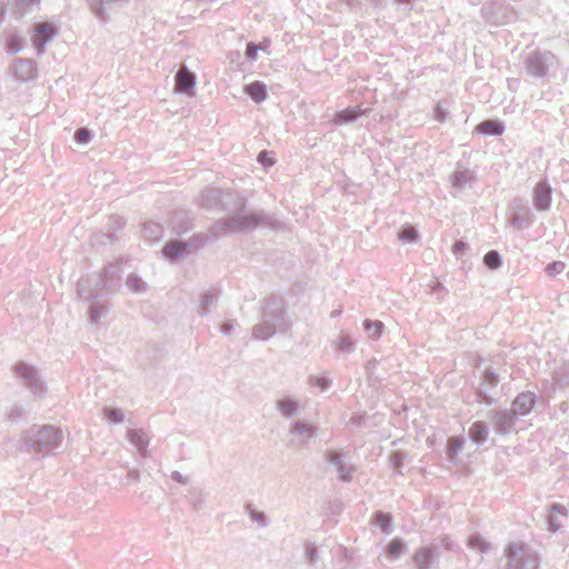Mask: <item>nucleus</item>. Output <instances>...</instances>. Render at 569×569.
Returning <instances> with one entry per match:
<instances>
[{"label":"nucleus","instance_id":"4c0bfd02","mask_svg":"<svg viewBox=\"0 0 569 569\" xmlns=\"http://www.w3.org/2000/svg\"><path fill=\"white\" fill-rule=\"evenodd\" d=\"M399 239L405 243L417 242L419 238V233L417 229L411 226H405L399 231Z\"/></svg>","mask_w":569,"mask_h":569},{"label":"nucleus","instance_id":"7c9ffc66","mask_svg":"<svg viewBox=\"0 0 569 569\" xmlns=\"http://www.w3.org/2000/svg\"><path fill=\"white\" fill-rule=\"evenodd\" d=\"M373 523L381 529V531L386 535L392 532V517L390 513H386L382 511H377L373 513Z\"/></svg>","mask_w":569,"mask_h":569},{"label":"nucleus","instance_id":"6ab92c4d","mask_svg":"<svg viewBox=\"0 0 569 569\" xmlns=\"http://www.w3.org/2000/svg\"><path fill=\"white\" fill-rule=\"evenodd\" d=\"M221 296V290L217 287H212L200 296V303H199V315L200 316H207L210 313L211 309L217 306V302Z\"/></svg>","mask_w":569,"mask_h":569},{"label":"nucleus","instance_id":"a211bd4d","mask_svg":"<svg viewBox=\"0 0 569 569\" xmlns=\"http://www.w3.org/2000/svg\"><path fill=\"white\" fill-rule=\"evenodd\" d=\"M190 253V242L170 240L162 248L163 257L170 261L187 258Z\"/></svg>","mask_w":569,"mask_h":569},{"label":"nucleus","instance_id":"b1692460","mask_svg":"<svg viewBox=\"0 0 569 569\" xmlns=\"http://www.w3.org/2000/svg\"><path fill=\"white\" fill-rule=\"evenodd\" d=\"M276 406L280 415L286 419L297 416L300 409L299 402L291 397L279 399Z\"/></svg>","mask_w":569,"mask_h":569},{"label":"nucleus","instance_id":"e433bc0d","mask_svg":"<svg viewBox=\"0 0 569 569\" xmlns=\"http://www.w3.org/2000/svg\"><path fill=\"white\" fill-rule=\"evenodd\" d=\"M471 179L473 174L469 170L456 171L451 176V183L455 188H463Z\"/></svg>","mask_w":569,"mask_h":569},{"label":"nucleus","instance_id":"dca6fc26","mask_svg":"<svg viewBox=\"0 0 569 569\" xmlns=\"http://www.w3.org/2000/svg\"><path fill=\"white\" fill-rule=\"evenodd\" d=\"M552 200V189L547 180L539 181L533 189V206L539 211L550 209Z\"/></svg>","mask_w":569,"mask_h":569},{"label":"nucleus","instance_id":"58836bf2","mask_svg":"<svg viewBox=\"0 0 569 569\" xmlns=\"http://www.w3.org/2000/svg\"><path fill=\"white\" fill-rule=\"evenodd\" d=\"M128 288L132 291V292H143L144 289H146V283L137 274V273H130L128 277H127V281H126Z\"/></svg>","mask_w":569,"mask_h":569},{"label":"nucleus","instance_id":"f8f14e48","mask_svg":"<svg viewBox=\"0 0 569 569\" xmlns=\"http://www.w3.org/2000/svg\"><path fill=\"white\" fill-rule=\"evenodd\" d=\"M196 73L187 68L186 64L181 66L174 76V90L180 94L194 97L196 94Z\"/></svg>","mask_w":569,"mask_h":569},{"label":"nucleus","instance_id":"1a4fd4ad","mask_svg":"<svg viewBox=\"0 0 569 569\" xmlns=\"http://www.w3.org/2000/svg\"><path fill=\"white\" fill-rule=\"evenodd\" d=\"M499 382V375L490 368L486 369L481 382L476 388V402L488 407L492 406L496 399L490 395V391L495 389Z\"/></svg>","mask_w":569,"mask_h":569},{"label":"nucleus","instance_id":"0e129e2a","mask_svg":"<svg viewBox=\"0 0 569 569\" xmlns=\"http://www.w3.org/2000/svg\"><path fill=\"white\" fill-rule=\"evenodd\" d=\"M127 479L129 482L136 483L140 480V473L136 469H130L127 472Z\"/></svg>","mask_w":569,"mask_h":569},{"label":"nucleus","instance_id":"c85d7f7f","mask_svg":"<svg viewBox=\"0 0 569 569\" xmlns=\"http://www.w3.org/2000/svg\"><path fill=\"white\" fill-rule=\"evenodd\" d=\"M361 114L362 110L359 107H349L335 116V122L337 124H348L356 121Z\"/></svg>","mask_w":569,"mask_h":569},{"label":"nucleus","instance_id":"6e6d98bb","mask_svg":"<svg viewBox=\"0 0 569 569\" xmlns=\"http://www.w3.org/2000/svg\"><path fill=\"white\" fill-rule=\"evenodd\" d=\"M183 242H190V249L192 251L200 248L206 242V236L202 233H196L189 240H184Z\"/></svg>","mask_w":569,"mask_h":569},{"label":"nucleus","instance_id":"5fc2aeb1","mask_svg":"<svg viewBox=\"0 0 569 569\" xmlns=\"http://www.w3.org/2000/svg\"><path fill=\"white\" fill-rule=\"evenodd\" d=\"M258 52H259V47L257 43H254V42L247 43L246 52H244L246 59H248L250 61H256L257 57H258Z\"/></svg>","mask_w":569,"mask_h":569},{"label":"nucleus","instance_id":"4be33fe9","mask_svg":"<svg viewBox=\"0 0 569 569\" xmlns=\"http://www.w3.org/2000/svg\"><path fill=\"white\" fill-rule=\"evenodd\" d=\"M128 439L141 456H148L149 437L142 429H130L128 431Z\"/></svg>","mask_w":569,"mask_h":569},{"label":"nucleus","instance_id":"c9c22d12","mask_svg":"<svg viewBox=\"0 0 569 569\" xmlns=\"http://www.w3.org/2000/svg\"><path fill=\"white\" fill-rule=\"evenodd\" d=\"M406 549L407 543L400 538L392 539L387 547V551L392 559H398L406 551Z\"/></svg>","mask_w":569,"mask_h":569},{"label":"nucleus","instance_id":"680f3d73","mask_svg":"<svg viewBox=\"0 0 569 569\" xmlns=\"http://www.w3.org/2000/svg\"><path fill=\"white\" fill-rule=\"evenodd\" d=\"M170 478L174 481V482H178L180 485H187L189 479L188 477L183 476L181 472L174 470L171 472V476Z\"/></svg>","mask_w":569,"mask_h":569},{"label":"nucleus","instance_id":"bb28decb","mask_svg":"<svg viewBox=\"0 0 569 569\" xmlns=\"http://www.w3.org/2000/svg\"><path fill=\"white\" fill-rule=\"evenodd\" d=\"M477 131L481 134L486 136H501L505 131V124L503 122L499 120L488 119L481 121L477 126Z\"/></svg>","mask_w":569,"mask_h":569},{"label":"nucleus","instance_id":"e2e57ef3","mask_svg":"<svg viewBox=\"0 0 569 569\" xmlns=\"http://www.w3.org/2000/svg\"><path fill=\"white\" fill-rule=\"evenodd\" d=\"M191 222L190 221H187V222H183L181 226H178L176 223V221L173 222V229L176 230V232L178 234H182V233H186L187 231H189L191 229Z\"/></svg>","mask_w":569,"mask_h":569},{"label":"nucleus","instance_id":"aec40b11","mask_svg":"<svg viewBox=\"0 0 569 569\" xmlns=\"http://www.w3.org/2000/svg\"><path fill=\"white\" fill-rule=\"evenodd\" d=\"M41 0H11L8 2L10 6L11 14L17 18H23L31 13L40 6Z\"/></svg>","mask_w":569,"mask_h":569},{"label":"nucleus","instance_id":"052dcab7","mask_svg":"<svg viewBox=\"0 0 569 569\" xmlns=\"http://www.w3.org/2000/svg\"><path fill=\"white\" fill-rule=\"evenodd\" d=\"M469 248V244L465 242L463 240H457L452 247V252L456 256L462 254L467 249Z\"/></svg>","mask_w":569,"mask_h":569},{"label":"nucleus","instance_id":"20e7f679","mask_svg":"<svg viewBox=\"0 0 569 569\" xmlns=\"http://www.w3.org/2000/svg\"><path fill=\"white\" fill-rule=\"evenodd\" d=\"M558 64L557 56L547 50H533L523 60L526 73L531 78L541 80H547L550 72L558 68Z\"/></svg>","mask_w":569,"mask_h":569},{"label":"nucleus","instance_id":"4468645a","mask_svg":"<svg viewBox=\"0 0 569 569\" xmlns=\"http://www.w3.org/2000/svg\"><path fill=\"white\" fill-rule=\"evenodd\" d=\"M537 402V395L532 391H522L517 395L511 403V411L517 418L525 417L531 412Z\"/></svg>","mask_w":569,"mask_h":569},{"label":"nucleus","instance_id":"8fccbe9b","mask_svg":"<svg viewBox=\"0 0 569 569\" xmlns=\"http://www.w3.org/2000/svg\"><path fill=\"white\" fill-rule=\"evenodd\" d=\"M405 458H406V455L403 452L393 451L389 457V461H390L392 468L397 469L398 472H401L400 469L402 467Z\"/></svg>","mask_w":569,"mask_h":569},{"label":"nucleus","instance_id":"f3484780","mask_svg":"<svg viewBox=\"0 0 569 569\" xmlns=\"http://www.w3.org/2000/svg\"><path fill=\"white\" fill-rule=\"evenodd\" d=\"M10 70L14 78L21 82L29 81L37 74V69L33 62L23 58L16 59L11 64Z\"/></svg>","mask_w":569,"mask_h":569},{"label":"nucleus","instance_id":"864d4df0","mask_svg":"<svg viewBox=\"0 0 569 569\" xmlns=\"http://www.w3.org/2000/svg\"><path fill=\"white\" fill-rule=\"evenodd\" d=\"M238 327L239 323L236 320H227L220 325L219 329L222 335L231 336Z\"/></svg>","mask_w":569,"mask_h":569},{"label":"nucleus","instance_id":"338daca9","mask_svg":"<svg viewBox=\"0 0 569 569\" xmlns=\"http://www.w3.org/2000/svg\"><path fill=\"white\" fill-rule=\"evenodd\" d=\"M550 511L559 513V515H563V516L567 515V508L561 503H552L550 507Z\"/></svg>","mask_w":569,"mask_h":569},{"label":"nucleus","instance_id":"13d9d810","mask_svg":"<svg viewBox=\"0 0 569 569\" xmlns=\"http://www.w3.org/2000/svg\"><path fill=\"white\" fill-rule=\"evenodd\" d=\"M439 541L440 546L446 550L457 551L459 549V546L449 536L441 537Z\"/></svg>","mask_w":569,"mask_h":569},{"label":"nucleus","instance_id":"f03ea898","mask_svg":"<svg viewBox=\"0 0 569 569\" xmlns=\"http://www.w3.org/2000/svg\"><path fill=\"white\" fill-rule=\"evenodd\" d=\"M62 430L52 425H33L21 435L19 450L27 453L51 455L61 446Z\"/></svg>","mask_w":569,"mask_h":569},{"label":"nucleus","instance_id":"5701e85b","mask_svg":"<svg viewBox=\"0 0 569 569\" xmlns=\"http://www.w3.org/2000/svg\"><path fill=\"white\" fill-rule=\"evenodd\" d=\"M129 1L130 0H88V3L93 14L102 22H107L109 20V13L106 6L119 2L128 3Z\"/></svg>","mask_w":569,"mask_h":569},{"label":"nucleus","instance_id":"37998d69","mask_svg":"<svg viewBox=\"0 0 569 569\" xmlns=\"http://www.w3.org/2000/svg\"><path fill=\"white\" fill-rule=\"evenodd\" d=\"M336 347L341 352L349 353L353 350V340L349 335L339 336Z\"/></svg>","mask_w":569,"mask_h":569},{"label":"nucleus","instance_id":"ea45409f","mask_svg":"<svg viewBox=\"0 0 569 569\" xmlns=\"http://www.w3.org/2000/svg\"><path fill=\"white\" fill-rule=\"evenodd\" d=\"M246 509L251 520L256 521L260 528H266L269 525L268 517L264 512L253 509L250 505H248Z\"/></svg>","mask_w":569,"mask_h":569},{"label":"nucleus","instance_id":"6e6552de","mask_svg":"<svg viewBox=\"0 0 569 569\" xmlns=\"http://www.w3.org/2000/svg\"><path fill=\"white\" fill-rule=\"evenodd\" d=\"M508 221L518 230L527 229L533 222V213L521 198H515L510 202Z\"/></svg>","mask_w":569,"mask_h":569},{"label":"nucleus","instance_id":"ddd939ff","mask_svg":"<svg viewBox=\"0 0 569 569\" xmlns=\"http://www.w3.org/2000/svg\"><path fill=\"white\" fill-rule=\"evenodd\" d=\"M224 192L218 188H207L199 197V206L207 210H228L223 201Z\"/></svg>","mask_w":569,"mask_h":569},{"label":"nucleus","instance_id":"2eb2a0df","mask_svg":"<svg viewBox=\"0 0 569 569\" xmlns=\"http://www.w3.org/2000/svg\"><path fill=\"white\" fill-rule=\"evenodd\" d=\"M439 556L440 553L433 546H423L415 551L412 562L417 569H431Z\"/></svg>","mask_w":569,"mask_h":569},{"label":"nucleus","instance_id":"cd10ccee","mask_svg":"<svg viewBox=\"0 0 569 569\" xmlns=\"http://www.w3.org/2000/svg\"><path fill=\"white\" fill-rule=\"evenodd\" d=\"M466 440L461 436L449 437L447 440L446 452L449 457L450 462L457 463L458 456L465 447Z\"/></svg>","mask_w":569,"mask_h":569},{"label":"nucleus","instance_id":"473e14b6","mask_svg":"<svg viewBox=\"0 0 569 569\" xmlns=\"http://www.w3.org/2000/svg\"><path fill=\"white\" fill-rule=\"evenodd\" d=\"M468 548L472 550H478L482 553L489 551L490 549V542L487 541L480 533L475 532L469 536L467 540Z\"/></svg>","mask_w":569,"mask_h":569},{"label":"nucleus","instance_id":"39448f33","mask_svg":"<svg viewBox=\"0 0 569 569\" xmlns=\"http://www.w3.org/2000/svg\"><path fill=\"white\" fill-rule=\"evenodd\" d=\"M505 556L508 559L506 569L539 568L538 555L525 543H509L505 549Z\"/></svg>","mask_w":569,"mask_h":569},{"label":"nucleus","instance_id":"393cba45","mask_svg":"<svg viewBox=\"0 0 569 569\" xmlns=\"http://www.w3.org/2000/svg\"><path fill=\"white\" fill-rule=\"evenodd\" d=\"M89 302V320L91 323L97 325L101 318L106 317L109 308L104 301H101L100 299L94 300H86Z\"/></svg>","mask_w":569,"mask_h":569},{"label":"nucleus","instance_id":"774afa93","mask_svg":"<svg viewBox=\"0 0 569 569\" xmlns=\"http://www.w3.org/2000/svg\"><path fill=\"white\" fill-rule=\"evenodd\" d=\"M271 46V39L270 38H263V40L258 44L259 51H263L269 53V48Z\"/></svg>","mask_w":569,"mask_h":569},{"label":"nucleus","instance_id":"a19ab883","mask_svg":"<svg viewBox=\"0 0 569 569\" xmlns=\"http://www.w3.org/2000/svg\"><path fill=\"white\" fill-rule=\"evenodd\" d=\"M103 415L109 421L117 423V425L123 422V420H124V413L119 408L104 407Z\"/></svg>","mask_w":569,"mask_h":569},{"label":"nucleus","instance_id":"49530a36","mask_svg":"<svg viewBox=\"0 0 569 569\" xmlns=\"http://www.w3.org/2000/svg\"><path fill=\"white\" fill-rule=\"evenodd\" d=\"M345 456H346V453L342 451L332 450L326 455V461L337 468V467L343 465Z\"/></svg>","mask_w":569,"mask_h":569},{"label":"nucleus","instance_id":"4d7b16f0","mask_svg":"<svg viewBox=\"0 0 569 569\" xmlns=\"http://www.w3.org/2000/svg\"><path fill=\"white\" fill-rule=\"evenodd\" d=\"M305 557L307 558L309 565H315L318 559V549L315 545H307L305 550Z\"/></svg>","mask_w":569,"mask_h":569},{"label":"nucleus","instance_id":"3c124183","mask_svg":"<svg viewBox=\"0 0 569 569\" xmlns=\"http://www.w3.org/2000/svg\"><path fill=\"white\" fill-rule=\"evenodd\" d=\"M565 269V263L561 261H552L547 264L546 272L550 277H555L559 273H561Z\"/></svg>","mask_w":569,"mask_h":569},{"label":"nucleus","instance_id":"69168bd1","mask_svg":"<svg viewBox=\"0 0 569 569\" xmlns=\"http://www.w3.org/2000/svg\"><path fill=\"white\" fill-rule=\"evenodd\" d=\"M114 273H116V267L110 264V266L106 267L103 272H100L99 274H103L104 279H109L111 281V286H112L113 284L112 283V276Z\"/></svg>","mask_w":569,"mask_h":569},{"label":"nucleus","instance_id":"603ef678","mask_svg":"<svg viewBox=\"0 0 569 569\" xmlns=\"http://www.w3.org/2000/svg\"><path fill=\"white\" fill-rule=\"evenodd\" d=\"M257 160L260 164H262L264 167H271L276 163V160L271 156V152H269L267 150L259 152Z\"/></svg>","mask_w":569,"mask_h":569},{"label":"nucleus","instance_id":"c03bdc74","mask_svg":"<svg viewBox=\"0 0 569 569\" xmlns=\"http://www.w3.org/2000/svg\"><path fill=\"white\" fill-rule=\"evenodd\" d=\"M355 470L356 468L352 465L348 466L343 463L337 467L339 480L342 482H350L352 480V472Z\"/></svg>","mask_w":569,"mask_h":569},{"label":"nucleus","instance_id":"f704fd0d","mask_svg":"<svg viewBox=\"0 0 569 569\" xmlns=\"http://www.w3.org/2000/svg\"><path fill=\"white\" fill-rule=\"evenodd\" d=\"M483 264L490 270H497L502 266V257L497 250H489L483 257Z\"/></svg>","mask_w":569,"mask_h":569},{"label":"nucleus","instance_id":"f257e3e1","mask_svg":"<svg viewBox=\"0 0 569 569\" xmlns=\"http://www.w3.org/2000/svg\"><path fill=\"white\" fill-rule=\"evenodd\" d=\"M246 201L241 200L238 206V211L227 218L217 220L212 226V233L218 236L220 233H241L247 230H252L258 226H267L270 228L277 227V221L273 217L263 210L244 213Z\"/></svg>","mask_w":569,"mask_h":569},{"label":"nucleus","instance_id":"7ed1b4c3","mask_svg":"<svg viewBox=\"0 0 569 569\" xmlns=\"http://www.w3.org/2000/svg\"><path fill=\"white\" fill-rule=\"evenodd\" d=\"M288 328L283 299L277 296L269 297L262 309V320L252 328V336L257 340H268L277 331L284 332Z\"/></svg>","mask_w":569,"mask_h":569},{"label":"nucleus","instance_id":"c756f323","mask_svg":"<svg viewBox=\"0 0 569 569\" xmlns=\"http://www.w3.org/2000/svg\"><path fill=\"white\" fill-rule=\"evenodd\" d=\"M142 234L149 241H157L163 236V227L158 222L148 221L143 226Z\"/></svg>","mask_w":569,"mask_h":569},{"label":"nucleus","instance_id":"a878e982","mask_svg":"<svg viewBox=\"0 0 569 569\" xmlns=\"http://www.w3.org/2000/svg\"><path fill=\"white\" fill-rule=\"evenodd\" d=\"M244 92L256 102L261 103L268 98L267 86L261 81H253L244 87Z\"/></svg>","mask_w":569,"mask_h":569},{"label":"nucleus","instance_id":"9b49d317","mask_svg":"<svg viewBox=\"0 0 569 569\" xmlns=\"http://www.w3.org/2000/svg\"><path fill=\"white\" fill-rule=\"evenodd\" d=\"M487 417L492 422L495 432L500 436L509 433L518 420L511 409L490 410Z\"/></svg>","mask_w":569,"mask_h":569},{"label":"nucleus","instance_id":"0eeeda50","mask_svg":"<svg viewBox=\"0 0 569 569\" xmlns=\"http://www.w3.org/2000/svg\"><path fill=\"white\" fill-rule=\"evenodd\" d=\"M16 375L24 386L36 396L43 397L47 392L46 383L41 380L37 368L28 362L19 361L13 368Z\"/></svg>","mask_w":569,"mask_h":569},{"label":"nucleus","instance_id":"a18cd8bd","mask_svg":"<svg viewBox=\"0 0 569 569\" xmlns=\"http://www.w3.org/2000/svg\"><path fill=\"white\" fill-rule=\"evenodd\" d=\"M555 382L563 388L569 386V369L567 368H560L557 370L553 375Z\"/></svg>","mask_w":569,"mask_h":569},{"label":"nucleus","instance_id":"79ce46f5","mask_svg":"<svg viewBox=\"0 0 569 569\" xmlns=\"http://www.w3.org/2000/svg\"><path fill=\"white\" fill-rule=\"evenodd\" d=\"M92 138L93 132L86 127L78 128L73 134V139L78 144H87Z\"/></svg>","mask_w":569,"mask_h":569},{"label":"nucleus","instance_id":"412c9836","mask_svg":"<svg viewBox=\"0 0 569 569\" xmlns=\"http://www.w3.org/2000/svg\"><path fill=\"white\" fill-rule=\"evenodd\" d=\"M468 435H469V438L470 440L477 445V446H481L483 445L487 439H488V436H489V426L487 422L485 421H481V420H478V421H475L470 428H469V431H468Z\"/></svg>","mask_w":569,"mask_h":569},{"label":"nucleus","instance_id":"bf43d9fd","mask_svg":"<svg viewBox=\"0 0 569 569\" xmlns=\"http://www.w3.org/2000/svg\"><path fill=\"white\" fill-rule=\"evenodd\" d=\"M433 113H435V119L439 122H445L446 119H447V111L441 107L440 103H437L435 109H433Z\"/></svg>","mask_w":569,"mask_h":569},{"label":"nucleus","instance_id":"9d476101","mask_svg":"<svg viewBox=\"0 0 569 569\" xmlns=\"http://www.w3.org/2000/svg\"><path fill=\"white\" fill-rule=\"evenodd\" d=\"M31 40L38 53H43L46 46L58 34V27L52 22H37L32 27Z\"/></svg>","mask_w":569,"mask_h":569},{"label":"nucleus","instance_id":"2f4dec72","mask_svg":"<svg viewBox=\"0 0 569 569\" xmlns=\"http://www.w3.org/2000/svg\"><path fill=\"white\" fill-rule=\"evenodd\" d=\"M316 431H317L316 427L310 425L308 421L298 420L292 423V427L289 432L291 435H295V433L305 435L307 438L310 439L316 436Z\"/></svg>","mask_w":569,"mask_h":569},{"label":"nucleus","instance_id":"423d86ee","mask_svg":"<svg viewBox=\"0 0 569 569\" xmlns=\"http://www.w3.org/2000/svg\"><path fill=\"white\" fill-rule=\"evenodd\" d=\"M111 281L103 274L92 273L82 278L77 284V295L82 300L101 299L111 291Z\"/></svg>","mask_w":569,"mask_h":569},{"label":"nucleus","instance_id":"72a5a7b5","mask_svg":"<svg viewBox=\"0 0 569 569\" xmlns=\"http://www.w3.org/2000/svg\"><path fill=\"white\" fill-rule=\"evenodd\" d=\"M363 330L370 339H378L383 331V323L379 320L367 319L363 321Z\"/></svg>","mask_w":569,"mask_h":569},{"label":"nucleus","instance_id":"09e8293b","mask_svg":"<svg viewBox=\"0 0 569 569\" xmlns=\"http://www.w3.org/2000/svg\"><path fill=\"white\" fill-rule=\"evenodd\" d=\"M24 417V409L20 405H13L7 412L10 422H18Z\"/></svg>","mask_w":569,"mask_h":569},{"label":"nucleus","instance_id":"de8ad7c7","mask_svg":"<svg viewBox=\"0 0 569 569\" xmlns=\"http://www.w3.org/2000/svg\"><path fill=\"white\" fill-rule=\"evenodd\" d=\"M308 382L312 387H317L322 391H326L331 386V380L326 377L310 376Z\"/></svg>","mask_w":569,"mask_h":569}]
</instances>
